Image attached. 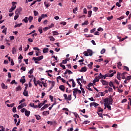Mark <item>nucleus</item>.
I'll use <instances>...</instances> for the list:
<instances>
[{
  "label": "nucleus",
  "mask_w": 131,
  "mask_h": 131,
  "mask_svg": "<svg viewBox=\"0 0 131 131\" xmlns=\"http://www.w3.org/2000/svg\"><path fill=\"white\" fill-rule=\"evenodd\" d=\"M104 102L105 103L110 104V105H112L113 103V99L112 97L110 96L109 98L107 97L104 99Z\"/></svg>",
  "instance_id": "1"
},
{
  "label": "nucleus",
  "mask_w": 131,
  "mask_h": 131,
  "mask_svg": "<svg viewBox=\"0 0 131 131\" xmlns=\"http://www.w3.org/2000/svg\"><path fill=\"white\" fill-rule=\"evenodd\" d=\"M80 95L81 94V91L78 90V88H75L73 89V96L75 97V98L76 99V95Z\"/></svg>",
  "instance_id": "2"
},
{
  "label": "nucleus",
  "mask_w": 131,
  "mask_h": 131,
  "mask_svg": "<svg viewBox=\"0 0 131 131\" xmlns=\"http://www.w3.org/2000/svg\"><path fill=\"white\" fill-rule=\"evenodd\" d=\"M16 4H17V2H12V7L9 10V12H10V13H12V12H13V11L16 9V5H15Z\"/></svg>",
  "instance_id": "3"
},
{
  "label": "nucleus",
  "mask_w": 131,
  "mask_h": 131,
  "mask_svg": "<svg viewBox=\"0 0 131 131\" xmlns=\"http://www.w3.org/2000/svg\"><path fill=\"white\" fill-rule=\"evenodd\" d=\"M63 97L64 98V100H66L67 101H71V100H72L71 95H70L67 96V94H64Z\"/></svg>",
  "instance_id": "4"
},
{
  "label": "nucleus",
  "mask_w": 131,
  "mask_h": 131,
  "mask_svg": "<svg viewBox=\"0 0 131 131\" xmlns=\"http://www.w3.org/2000/svg\"><path fill=\"white\" fill-rule=\"evenodd\" d=\"M42 59H43V56L41 55L37 57H33L32 60H34V61H41Z\"/></svg>",
  "instance_id": "5"
},
{
  "label": "nucleus",
  "mask_w": 131,
  "mask_h": 131,
  "mask_svg": "<svg viewBox=\"0 0 131 131\" xmlns=\"http://www.w3.org/2000/svg\"><path fill=\"white\" fill-rule=\"evenodd\" d=\"M21 12H22V8H18L15 11V15H20Z\"/></svg>",
  "instance_id": "6"
},
{
  "label": "nucleus",
  "mask_w": 131,
  "mask_h": 131,
  "mask_svg": "<svg viewBox=\"0 0 131 131\" xmlns=\"http://www.w3.org/2000/svg\"><path fill=\"white\" fill-rule=\"evenodd\" d=\"M100 82H101L103 85H108L109 84V82L103 79L100 80Z\"/></svg>",
  "instance_id": "7"
},
{
  "label": "nucleus",
  "mask_w": 131,
  "mask_h": 131,
  "mask_svg": "<svg viewBox=\"0 0 131 131\" xmlns=\"http://www.w3.org/2000/svg\"><path fill=\"white\" fill-rule=\"evenodd\" d=\"M111 104L108 103H104V109H106V107L107 108L108 110H111Z\"/></svg>",
  "instance_id": "8"
},
{
  "label": "nucleus",
  "mask_w": 131,
  "mask_h": 131,
  "mask_svg": "<svg viewBox=\"0 0 131 131\" xmlns=\"http://www.w3.org/2000/svg\"><path fill=\"white\" fill-rule=\"evenodd\" d=\"M26 82V80L25 79V76H23L20 79V82H21L23 84L24 83H25Z\"/></svg>",
  "instance_id": "9"
},
{
  "label": "nucleus",
  "mask_w": 131,
  "mask_h": 131,
  "mask_svg": "<svg viewBox=\"0 0 131 131\" xmlns=\"http://www.w3.org/2000/svg\"><path fill=\"white\" fill-rule=\"evenodd\" d=\"M59 90H60V91H62V92H65V89H66V87H65V86L63 85H60L59 86Z\"/></svg>",
  "instance_id": "10"
},
{
  "label": "nucleus",
  "mask_w": 131,
  "mask_h": 131,
  "mask_svg": "<svg viewBox=\"0 0 131 131\" xmlns=\"http://www.w3.org/2000/svg\"><path fill=\"white\" fill-rule=\"evenodd\" d=\"M88 70V69H86V67H82L81 70H80L79 71L80 72H86V71Z\"/></svg>",
  "instance_id": "11"
},
{
  "label": "nucleus",
  "mask_w": 131,
  "mask_h": 131,
  "mask_svg": "<svg viewBox=\"0 0 131 131\" xmlns=\"http://www.w3.org/2000/svg\"><path fill=\"white\" fill-rule=\"evenodd\" d=\"M23 94L25 97H28V96H29L28 95V91L27 90H24V92L23 93Z\"/></svg>",
  "instance_id": "12"
},
{
  "label": "nucleus",
  "mask_w": 131,
  "mask_h": 131,
  "mask_svg": "<svg viewBox=\"0 0 131 131\" xmlns=\"http://www.w3.org/2000/svg\"><path fill=\"white\" fill-rule=\"evenodd\" d=\"M97 77L99 79H104V75H103V74H102V73H100L99 74V75L98 76H97Z\"/></svg>",
  "instance_id": "13"
},
{
  "label": "nucleus",
  "mask_w": 131,
  "mask_h": 131,
  "mask_svg": "<svg viewBox=\"0 0 131 131\" xmlns=\"http://www.w3.org/2000/svg\"><path fill=\"white\" fill-rule=\"evenodd\" d=\"M25 114L26 115V116H27L28 117V116H29V115H30V111H28L27 110L25 112Z\"/></svg>",
  "instance_id": "14"
},
{
  "label": "nucleus",
  "mask_w": 131,
  "mask_h": 131,
  "mask_svg": "<svg viewBox=\"0 0 131 131\" xmlns=\"http://www.w3.org/2000/svg\"><path fill=\"white\" fill-rule=\"evenodd\" d=\"M44 5L46 7V8H48L50 6H51V4L50 3H48L47 2H44Z\"/></svg>",
  "instance_id": "15"
},
{
  "label": "nucleus",
  "mask_w": 131,
  "mask_h": 131,
  "mask_svg": "<svg viewBox=\"0 0 131 131\" xmlns=\"http://www.w3.org/2000/svg\"><path fill=\"white\" fill-rule=\"evenodd\" d=\"M87 51L89 56H93V51L91 50V49H88Z\"/></svg>",
  "instance_id": "16"
},
{
  "label": "nucleus",
  "mask_w": 131,
  "mask_h": 131,
  "mask_svg": "<svg viewBox=\"0 0 131 131\" xmlns=\"http://www.w3.org/2000/svg\"><path fill=\"white\" fill-rule=\"evenodd\" d=\"M1 85H2V89H5L6 90H7V89H8V86L6 85L4 83H2Z\"/></svg>",
  "instance_id": "17"
},
{
  "label": "nucleus",
  "mask_w": 131,
  "mask_h": 131,
  "mask_svg": "<svg viewBox=\"0 0 131 131\" xmlns=\"http://www.w3.org/2000/svg\"><path fill=\"white\" fill-rule=\"evenodd\" d=\"M43 53L46 54V53H49V48H45L43 49Z\"/></svg>",
  "instance_id": "18"
},
{
  "label": "nucleus",
  "mask_w": 131,
  "mask_h": 131,
  "mask_svg": "<svg viewBox=\"0 0 131 131\" xmlns=\"http://www.w3.org/2000/svg\"><path fill=\"white\" fill-rule=\"evenodd\" d=\"M22 90V88H21V86L18 85L17 87L16 88V91L19 92V91H21Z\"/></svg>",
  "instance_id": "19"
},
{
  "label": "nucleus",
  "mask_w": 131,
  "mask_h": 131,
  "mask_svg": "<svg viewBox=\"0 0 131 131\" xmlns=\"http://www.w3.org/2000/svg\"><path fill=\"white\" fill-rule=\"evenodd\" d=\"M22 25H23V23L18 24L15 25L14 26V28H17V27H20V26H22Z\"/></svg>",
  "instance_id": "20"
},
{
  "label": "nucleus",
  "mask_w": 131,
  "mask_h": 131,
  "mask_svg": "<svg viewBox=\"0 0 131 131\" xmlns=\"http://www.w3.org/2000/svg\"><path fill=\"white\" fill-rule=\"evenodd\" d=\"M33 20V17H32V16H30L28 18L29 22L31 23Z\"/></svg>",
  "instance_id": "21"
},
{
  "label": "nucleus",
  "mask_w": 131,
  "mask_h": 131,
  "mask_svg": "<svg viewBox=\"0 0 131 131\" xmlns=\"http://www.w3.org/2000/svg\"><path fill=\"white\" fill-rule=\"evenodd\" d=\"M7 107H11V108H13V107L15 106V103H12L11 104H7Z\"/></svg>",
  "instance_id": "22"
},
{
  "label": "nucleus",
  "mask_w": 131,
  "mask_h": 131,
  "mask_svg": "<svg viewBox=\"0 0 131 131\" xmlns=\"http://www.w3.org/2000/svg\"><path fill=\"white\" fill-rule=\"evenodd\" d=\"M122 66V64L121 63V62H119L118 63L117 67L119 69H120V67Z\"/></svg>",
  "instance_id": "23"
},
{
  "label": "nucleus",
  "mask_w": 131,
  "mask_h": 131,
  "mask_svg": "<svg viewBox=\"0 0 131 131\" xmlns=\"http://www.w3.org/2000/svg\"><path fill=\"white\" fill-rule=\"evenodd\" d=\"M36 82L37 84H39V86L42 88V84H41V82L40 81L37 80Z\"/></svg>",
  "instance_id": "24"
},
{
  "label": "nucleus",
  "mask_w": 131,
  "mask_h": 131,
  "mask_svg": "<svg viewBox=\"0 0 131 131\" xmlns=\"http://www.w3.org/2000/svg\"><path fill=\"white\" fill-rule=\"evenodd\" d=\"M24 22L25 23H28V17H25V18L23 20Z\"/></svg>",
  "instance_id": "25"
},
{
  "label": "nucleus",
  "mask_w": 131,
  "mask_h": 131,
  "mask_svg": "<svg viewBox=\"0 0 131 131\" xmlns=\"http://www.w3.org/2000/svg\"><path fill=\"white\" fill-rule=\"evenodd\" d=\"M93 65H94V63H93V62H91L90 64H88V66L89 67V68L92 69V67H93Z\"/></svg>",
  "instance_id": "26"
},
{
  "label": "nucleus",
  "mask_w": 131,
  "mask_h": 131,
  "mask_svg": "<svg viewBox=\"0 0 131 131\" xmlns=\"http://www.w3.org/2000/svg\"><path fill=\"white\" fill-rule=\"evenodd\" d=\"M121 75L120 74V73H118V74H117V78L118 79H119V80H120V79H121V78H120V76H121Z\"/></svg>",
  "instance_id": "27"
},
{
  "label": "nucleus",
  "mask_w": 131,
  "mask_h": 131,
  "mask_svg": "<svg viewBox=\"0 0 131 131\" xmlns=\"http://www.w3.org/2000/svg\"><path fill=\"white\" fill-rule=\"evenodd\" d=\"M50 41H55L56 40V39L54 38L53 36H51L49 37Z\"/></svg>",
  "instance_id": "28"
},
{
  "label": "nucleus",
  "mask_w": 131,
  "mask_h": 131,
  "mask_svg": "<svg viewBox=\"0 0 131 131\" xmlns=\"http://www.w3.org/2000/svg\"><path fill=\"white\" fill-rule=\"evenodd\" d=\"M53 35H59V33L57 31H54L53 32Z\"/></svg>",
  "instance_id": "29"
},
{
  "label": "nucleus",
  "mask_w": 131,
  "mask_h": 131,
  "mask_svg": "<svg viewBox=\"0 0 131 131\" xmlns=\"http://www.w3.org/2000/svg\"><path fill=\"white\" fill-rule=\"evenodd\" d=\"M104 76V79H106V77H110V74L107 73V74H105L104 75H103Z\"/></svg>",
  "instance_id": "30"
},
{
  "label": "nucleus",
  "mask_w": 131,
  "mask_h": 131,
  "mask_svg": "<svg viewBox=\"0 0 131 131\" xmlns=\"http://www.w3.org/2000/svg\"><path fill=\"white\" fill-rule=\"evenodd\" d=\"M98 115H99V117H101L102 119H103V114L102 113L98 112Z\"/></svg>",
  "instance_id": "31"
},
{
  "label": "nucleus",
  "mask_w": 131,
  "mask_h": 131,
  "mask_svg": "<svg viewBox=\"0 0 131 131\" xmlns=\"http://www.w3.org/2000/svg\"><path fill=\"white\" fill-rule=\"evenodd\" d=\"M89 24V21L86 20L82 24V26H83V25H88Z\"/></svg>",
  "instance_id": "32"
},
{
  "label": "nucleus",
  "mask_w": 131,
  "mask_h": 131,
  "mask_svg": "<svg viewBox=\"0 0 131 131\" xmlns=\"http://www.w3.org/2000/svg\"><path fill=\"white\" fill-rule=\"evenodd\" d=\"M115 73H116V71H114L113 73L110 74V77H113V76H114V74H115Z\"/></svg>",
  "instance_id": "33"
},
{
  "label": "nucleus",
  "mask_w": 131,
  "mask_h": 131,
  "mask_svg": "<svg viewBox=\"0 0 131 131\" xmlns=\"http://www.w3.org/2000/svg\"><path fill=\"white\" fill-rule=\"evenodd\" d=\"M92 11H88V15L89 18H90V17L92 16Z\"/></svg>",
  "instance_id": "34"
},
{
  "label": "nucleus",
  "mask_w": 131,
  "mask_h": 131,
  "mask_svg": "<svg viewBox=\"0 0 131 131\" xmlns=\"http://www.w3.org/2000/svg\"><path fill=\"white\" fill-rule=\"evenodd\" d=\"M59 66H60V67H62V69H66V67H65V66L63 65L62 63H60L59 64Z\"/></svg>",
  "instance_id": "35"
},
{
  "label": "nucleus",
  "mask_w": 131,
  "mask_h": 131,
  "mask_svg": "<svg viewBox=\"0 0 131 131\" xmlns=\"http://www.w3.org/2000/svg\"><path fill=\"white\" fill-rule=\"evenodd\" d=\"M35 117H36V119H37V120H39V119H40V117L39 116V115H35Z\"/></svg>",
  "instance_id": "36"
},
{
  "label": "nucleus",
  "mask_w": 131,
  "mask_h": 131,
  "mask_svg": "<svg viewBox=\"0 0 131 131\" xmlns=\"http://www.w3.org/2000/svg\"><path fill=\"white\" fill-rule=\"evenodd\" d=\"M123 68H124V70H126V71H129V69L128 68V67L125 66H124Z\"/></svg>",
  "instance_id": "37"
},
{
  "label": "nucleus",
  "mask_w": 131,
  "mask_h": 131,
  "mask_svg": "<svg viewBox=\"0 0 131 131\" xmlns=\"http://www.w3.org/2000/svg\"><path fill=\"white\" fill-rule=\"evenodd\" d=\"M43 114L44 115H47V114L49 115V114H50V111H46V112H43Z\"/></svg>",
  "instance_id": "38"
},
{
  "label": "nucleus",
  "mask_w": 131,
  "mask_h": 131,
  "mask_svg": "<svg viewBox=\"0 0 131 131\" xmlns=\"http://www.w3.org/2000/svg\"><path fill=\"white\" fill-rule=\"evenodd\" d=\"M47 17H48V15L47 14H42L41 15V17L42 18H42H47Z\"/></svg>",
  "instance_id": "39"
},
{
  "label": "nucleus",
  "mask_w": 131,
  "mask_h": 131,
  "mask_svg": "<svg viewBox=\"0 0 131 131\" xmlns=\"http://www.w3.org/2000/svg\"><path fill=\"white\" fill-rule=\"evenodd\" d=\"M107 19L108 21H110L111 19H113V16H108L107 17Z\"/></svg>",
  "instance_id": "40"
},
{
  "label": "nucleus",
  "mask_w": 131,
  "mask_h": 131,
  "mask_svg": "<svg viewBox=\"0 0 131 131\" xmlns=\"http://www.w3.org/2000/svg\"><path fill=\"white\" fill-rule=\"evenodd\" d=\"M33 70H34V69H32L29 71V74H30V75L33 73Z\"/></svg>",
  "instance_id": "41"
},
{
  "label": "nucleus",
  "mask_w": 131,
  "mask_h": 131,
  "mask_svg": "<svg viewBox=\"0 0 131 131\" xmlns=\"http://www.w3.org/2000/svg\"><path fill=\"white\" fill-rule=\"evenodd\" d=\"M106 52V50L105 49H102V50L100 52V53L101 54H105V52Z\"/></svg>",
  "instance_id": "42"
},
{
  "label": "nucleus",
  "mask_w": 131,
  "mask_h": 131,
  "mask_svg": "<svg viewBox=\"0 0 131 131\" xmlns=\"http://www.w3.org/2000/svg\"><path fill=\"white\" fill-rule=\"evenodd\" d=\"M34 16H38V12L34 10L33 11Z\"/></svg>",
  "instance_id": "43"
},
{
  "label": "nucleus",
  "mask_w": 131,
  "mask_h": 131,
  "mask_svg": "<svg viewBox=\"0 0 131 131\" xmlns=\"http://www.w3.org/2000/svg\"><path fill=\"white\" fill-rule=\"evenodd\" d=\"M84 35L86 37H94V35H93L92 34H90V35L85 34Z\"/></svg>",
  "instance_id": "44"
},
{
  "label": "nucleus",
  "mask_w": 131,
  "mask_h": 131,
  "mask_svg": "<svg viewBox=\"0 0 131 131\" xmlns=\"http://www.w3.org/2000/svg\"><path fill=\"white\" fill-rule=\"evenodd\" d=\"M25 88L24 91H27V89L28 88V84L26 83L25 84Z\"/></svg>",
  "instance_id": "45"
},
{
  "label": "nucleus",
  "mask_w": 131,
  "mask_h": 131,
  "mask_svg": "<svg viewBox=\"0 0 131 131\" xmlns=\"http://www.w3.org/2000/svg\"><path fill=\"white\" fill-rule=\"evenodd\" d=\"M3 33H5V34H7V28H4V29L2 31Z\"/></svg>",
  "instance_id": "46"
},
{
  "label": "nucleus",
  "mask_w": 131,
  "mask_h": 131,
  "mask_svg": "<svg viewBox=\"0 0 131 131\" xmlns=\"http://www.w3.org/2000/svg\"><path fill=\"white\" fill-rule=\"evenodd\" d=\"M18 18H19V14H16V15L14 16V19L16 20Z\"/></svg>",
  "instance_id": "47"
},
{
  "label": "nucleus",
  "mask_w": 131,
  "mask_h": 131,
  "mask_svg": "<svg viewBox=\"0 0 131 131\" xmlns=\"http://www.w3.org/2000/svg\"><path fill=\"white\" fill-rule=\"evenodd\" d=\"M15 53H16V48H15V47H13L12 48V54L14 55L15 54Z\"/></svg>",
  "instance_id": "48"
},
{
  "label": "nucleus",
  "mask_w": 131,
  "mask_h": 131,
  "mask_svg": "<svg viewBox=\"0 0 131 131\" xmlns=\"http://www.w3.org/2000/svg\"><path fill=\"white\" fill-rule=\"evenodd\" d=\"M11 84H14V83L15 84H17V82H16V81L15 80H13L11 82Z\"/></svg>",
  "instance_id": "49"
},
{
  "label": "nucleus",
  "mask_w": 131,
  "mask_h": 131,
  "mask_svg": "<svg viewBox=\"0 0 131 131\" xmlns=\"http://www.w3.org/2000/svg\"><path fill=\"white\" fill-rule=\"evenodd\" d=\"M50 99L51 100V102H53L54 100V97L52 95L49 96Z\"/></svg>",
  "instance_id": "50"
},
{
  "label": "nucleus",
  "mask_w": 131,
  "mask_h": 131,
  "mask_svg": "<svg viewBox=\"0 0 131 131\" xmlns=\"http://www.w3.org/2000/svg\"><path fill=\"white\" fill-rule=\"evenodd\" d=\"M12 112H13V113H16V112H17V110H16V107H13Z\"/></svg>",
  "instance_id": "51"
},
{
  "label": "nucleus",
  "mask_w": 131,
  "mask_h": 131,
  "mask_svg": "<svg viewBox=\"0 0 131 131\" xmlns=\"http://www.w3.org/2000/svg\"><path fill=\"white\" fill-rule=\"evenodd\" d=\"M84 56H85L86 57L90 56V55L89 54V53H88V52L86 51L84 52Z\"/></svg>",
  "instance_id": "52"
},
{
  "label": "nucleus",
  "mask_w": 131,
  "mask_h": 131,
  "mask_svg": "<svg viewBox=\"0 0 131 131\" xmlns=\"http://www.w3.org/2000/svg\"><path fill=\"white\" fill-rule=\"evenodd\" d=\"M30 47V46H29V45H28L27 46V48L25 49V52H26V51H28V49H29Z\"/></svg>",
  "instance_id": "53"
},
{
  "label": "nucleus",
  "mask_w": 131,
  "mask_h": 131,
  "mask_svg": "<svg viewBox=\"0 0 131 131\" xmlns=\"http://www.w3.org/2000/svg\"><path fill=\"white\" fill-rule=\"evenodd\" d=\"M43 106V104L42 103H40L38 105V108H41V106Z\"/></svg>",
  "instance_id": "54"
},
{
  "label": "nucleus",
  "mask_w": 131,
  "mask_h": 131,
  "mask_svg": "<svg viewBox=\"0 0 131 131\" xmlns=\"http://www.w3.org/2000/svg\"><path fill=\"white\" fill-rule=\"evenodd\" d=\"M60 24H62L63 26H65L67 24V23L65 21H61L60 22Z\"/></svg>",
  "instance_id": "55"
},
{
  "label": "nucleus",
  "mask_w": 131,
  "mask_h": 131,
  "mask_svg": "<svg viewBox=\"0 0 131 131\" xmlns=\"http://www.w3.org/2000/svg\"><path fill=\"white\" fill-rule=\"evenodd\" d=\"M95 31H96V28H94L93 29H92L90 30V32L91 33H94V32H95Z\"/></svg>",
  "instance_id": "56"
},
{
  "label": "nucleus",
  "mask_w": 131,
  "mask_h": 131,
  "mask_svg": "<svg viewBox=\"0 0 131 131\" xmlns=\"http://www.w3.org/2000/svg\"><path fill=\"white\" fill-rule=\"evenodd\" d=\"M55 26V25L54 24H51V25H50L48 28L50 29L52 28V27H54Z\"/></svg>",
  "instance_id": "57"
},
{
  "label": "nucleus",
  "mask_w": 131,
  "mask_h": 131,
  "mask_svg": "<svg viewBox=\"0 0 131 131\" xmlns=\"http://www.w3.org/2000/svg\"><path fill=\"white\" fill-rule=\"evenodd\" d=\"M109 85L111 87H112V86H114V84H113V82L110 81V83H109Z\"/></svg>",
  "instance_id": "58"
},
{
  "label": "nucleus",
  "mask_w": 131,
  "mask_h": 131,
  "mask_svg": "<svg viewBox=\"0 0 131 131\" xmlns=\"http://www.w3.org/2000/svg\"><path fill=\"white\" fill-rule=\"evenodd\" d=\"M98 10H99V8L98 7H94L93 8V11L94 12H97V11H98Z\"/></svg>",
  "instance_id": "59"
},
{
  "label": "nucleus",
  "mask_w": 131,
  "mask_h": 131,
  "mask_svg": "<svg viewBox=\"0 0 131 131\" xmlns=\"http://www.w3.org/2000/svg\"><path fill=\"white\" fill-rule=\"evenodd\" d=\"M67 70L69 74H73V72H72L71 70Z\"/></svg>",
  "instance_id": "60"
},
{
  "label": "nucleus",
  "mask_w": 131,
  "mask_h": 131,
  "mask_svg": "<svg viewBox=\"0 0 131 131\" xmlns=\"http://www.w3.org/2000/svg\"><path fill=\"white\" fill-rule=\"evenodd\" d=\"M98 112H103V108H102L100 107H99L98 108Z\"/></svg>",
  "instance_id": "61"
},
{
  "label": "nucleus",
  "mask_w": 131,
  "mask_h": 131,
  "mask_svg": "<svg viewBox=\"0 0 131 131\" xmlns=\"http://www.w3.org/2000/svg\"><path fill=\"white\" fill-rule=\"evenodd\" d=\"M75 85H76V83H75V82L74 81L73 82H72L73 88H75Z\"/></svg>",
  "instance_id": "62"
},
{
  "label": "nucleus",
  "mask_w": 131,
  "mask_h": 131,
  "mask_svg": "<svg viewBox=\"0 0 131 131\" xmlns=\"http://www.w3.org/2000/svg\"><path fill=\"white\" fill-rule=\"evenodd\" d=\"M78 10L77 7H76L73 10V12L74 14H75V12H76Z\"/></svg>",
  "instance_id": "63"
},
{
  "label": "nucleus",
  "mask_w": 131,
  "mask_h": 131,
  "mask_svg": "<svg viewBox=\"0 0 131 131\" xmlns=\"http://www.w3.org/2000/svg\"><path fill=\"white\" fill-rule=\"evenodd\" d=\"M131 79V76H128L126 78V80H130Z\"/></svg>",
  "instance_id": "64"
}]
</instances>
